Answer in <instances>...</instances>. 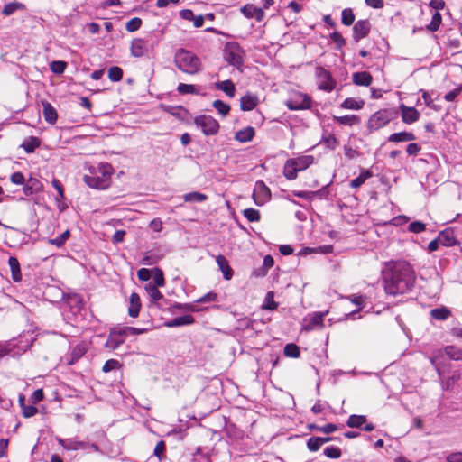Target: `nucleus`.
I'll return each mask as SVG.
<instances>
[{
    "instance_id": "54",
    "label": "nucleus",
    "mask_w": 462,
    "mask_h": 462,
    "mask_svg": "<svg viewBox=\"0 0 462 462\" xmlns=\"http://www.w3.org/2000/svg\"><path fill=\"white\" fill-rule=\"evenodd\" d=\"M330 39L337 44V49H341L346 44V40L338 32H332Z\"/></svg>"
},
{
    "instance_id": "60",
    "label": "nucleus",
    "mask_w": 462,
    "mask_h": 462,
    "mask_svg": "<svg viewBox=\"0 0 462 462\" xmlns=\"http://www.w3.org/2000/svg\"><path fill=\"white\" fill-rule=\"evenodd\" d=\"M22 410L25 418H31L34 416L38 411L37 408L33 405H25Z\"/></svg>"
},
{
    "instance_id": "21",
    "label": "nucleus",
    "mask_w": 462,
    "mask_h": 462,
    "mask_svg": "<svg viewBox=\"0 0 462 462\" xmlns=\"http://www.w3.org/2000/svg\"><path fill=\"white\" fill-rule=\"evenodd\" d=\"M42 114L45 121L51 125L55 124L58 118L56 109L47 101L42 102Z\"/></svg>"
},
{
    "instance_id": "2",
    "label": "nucleus",
    "mask_w": 462,
    "mask_h": 462,
    "mask_svg": "<svg viewBox=\"0 0 462 462\" xmlns=\"http://www.w3.org/2000/svg\"><path fill=\"white\" fill-rule=\"evenodd\" d=\"M114 170L109 163H99L89 167V173L83 178L84 182L91 189H106L111 184Z\"/></svg>"
},
{
    "instance_id": "55",
    "label": "nucleus",
    "mask_w": 462,
    "mask_h": 462,
    "mask_svg": "<svg viewBox=\"0 0 462 462\" xmlns=\"http://www.w3.org/2000/svg\"><path fill=\"white\" fill-rule=\"evenodd\" d=\"M313 428L315 430H317L318 431L323 432V433H326V434L332 433V432H334V431H336L337 430V425L332 424V423H328V424H326L324 426H313Z\"/></svg>"
},
{
    "instance_id": "13",
    "label": "nucleus",
    "mask_w": 462,
    "mask_h": 462,
    "mask_svg": "<svg viewBox=\"0 0 462 462\" xmlns=\"http://www.w3.org/2000/svg\"><path fill=\"white\" fill-rule=\"evenodd\" d=\"M371 30V23L368 20H359L353 27V38L355 42H359L366 37Z\"/></svg>"
},
{
    "instance_id": "49",
    "label": "nucleus",
    "mask_w": 462,
    "mask_h": 462,
    "mask_svg": "<svg viewBox=\"0 0 462 462\" xmlns=\"http://www.w3.org/2000/svg\"><path fill=\"white\" fill-rule=\"evenodd\" d=\"M213 106L217 110V112L223 116H226L230 111V106L226 103L221 100H215L213 102Z\"/></svg>"
},
{
    "instance_id": "45",
    "label": "nucleus",
    "mask_w": 462,
    "mask_h": 462,
    "mask_svg": "<svg viewBox=\"0 0 462 462\" xmlns=\"http://www.w3.org/2000/svg\"><path fill=\"white\" fill-rule=\"evenodd\" d=\"M435 320H446L451 315V312L446 307L435 308Z\"/></svg>"
},
{
    "instance_id": "3",
    "label": "nucleus",
    "mask_w": 462,
    "mask_h": 462,
    "mask_svg": "<svg viewBox=\"0 0 462 462\" xmlns=\"http://www.w3.org/2000/svg\"><path fill=\"white\" fill-rule=\"evenodd\" d=\"M174 63L180 70L189 75L199 73L202 68L199 58L185 49H180L176 51Z\"/></svg>"
},
{
    "instance_id": "48",
    "label": "nucleus",
    "mask_w": 462,
    "mask_h": 462,
    "mask_svg": "<svg viewBox=\"0 0 462 462\" xmlns=\"http://www.w3.org/2000/svg\"><path fill=\"white\" fill-rule=\"evenodd\" d=\"M177 90L180 94H198L196 87L191 84L180 83L177 87Z\"/></svg>"
},
{
    "instance_id": "30",
    "label": "nucleus",
    "mask_w": 462,
    "mask_h": 462,
    "mask_svg": "<svg viewBox=\"0 0 462 462\" xmlns=\"http://www.w3.org/2000/svg\"><path fill=\"white\" fill-rule=\"evenodd\" d=\"M291 160L295 163L299 171L306 170L314 162V158L311 155H304Z\"/></svg>"
},
{
    "instance_id": "36",
    "label": "nucleus",
    "mask_w": 462,
    "mask_h": 462,
    "mask_svg": "<svg viewBox=\"0 0 462 462\" xmlns=\"http://www.w3.org/2000/svg\"><path fill=\"white\" fill-rule=\"evenodd\" d=\"M363 106L364 101H358L355 98L348 97L342 102L340 106L344 109L359 110L363 107Z\"/></svg>"
},
{
    "instance_id": "14",
    "label": "nucleus",
    "mask_w": 462,
    "mask_h": 462,
    "mask_svg": "<svg viewBox=\"0 0 462 462\" xmlns=\"http://www.w3.org/2000/svg\"><path fill=\"white\" fill-rule=\"evenodd\" d=\"M346 424L350 428L363 429L367 432H370L374 429V424L366 422V417L365 415H351L348 418Z\"/></svg>"
},
{
    "instance_id": "16",
    "label": "nucleus",
    "mask_w": 462,
    "mask_h": 462,
    "mask_svg": "<svg viewBox=\"0 0 462 462\" xmlns=\"http://www.w3.org/2000/svg\"><path fill=\"white\" fill-rule=\"evenodd\" d=\"M87 352V345L84 342L74 346L70 353L64 357L67 365H74L79 358H81Z\"/></svg>"
},
{
    "instance_id": "11",
    "label": "nucleus",
    "mask_w": 462,
    "mask_h": 462,
    "mask_svg": "<svg viewBox=\"0 0 462 462\" xmlns=\"http://www.w3.org/2000/svg\"><path fill=\"white\" fill-rule=\"evenodd\" d=\"M457 244H458V240L455 236L453 228L448 227L439 232V236L435 238V250L438 249L439 245L453 246Z\"/></svg>"
},
{
    "instance_id": "37",
    "label": "nucleus",
    "mask_w": 462,
    "mask_h": 462,
    "mask_svg": "<svg viewBox=\"0 0 462 462\" xmlns=\"http://www.w3.org/2000/svg\"><path fill=\"white\" fill-rule=\"evenodd\" d=\"M444 353L452 360H462V350L455 346H447Z\"/></svg>"
},
{
    "instance_id": "6",
    "label": "nucleus",
    "mask_w": 462,
    "mask_h": 462,
    "mask_svg": "<svg viewBox=\"0 0 462 462\" xmlns=\"http://www.w3.org/2000/svg\"><path fill=\"white\" fill-rule=\"evenodd\" d=\"M393 119V112L389 109H381L373 114L367 123V128L370 132L379 130L385 126Z\"/></svg>"
},
{
    "instance_id": "35",
    "label": "nucleus",
    "mask_w": 462,
    "mask_h": 462,
    "mask_svg": "<svg viewBox=\"0 0 462 462\" xmlns=\"http://www.w3.org/2000/svg\"><path fill=\"white\" fill-rule=\"evenodd\" d=\"M40 144L41 142L37 137L31 136L23 141L21 147H23L27 153H31L33 152Z\"/></svg>"
},
{
    "instance_id": "31",
    "label": "nucleus",
    "mask_w": 462,
    "mask_h": 462,
    "mask_svg": "<svg viewBox=\"0 0 462 462\" xmlns=\"http://www.w3.org/2000/svg\"><path fill=\"white\" fill-rule=\"evenodd\" d=\"M10 269L12 271V278L14 282H20L22 280V273L20 271V263L15 257L11 256L8 260Z\"/></svg>"
},
{
    "instance_id": "8",
    "label": "nucleus",
    "mask_w": 462,
    "mask_h": 462,
    "mask_svg": "<svg viewBox=\"0 0 462 462\" xmlns=\"http://www.w3.org/2000/svg\"><path fill=\"white\" fill-rule=\"evenodd\" d=\"M286 106L292 111L308 109L311 106V100L306 94L295 92L286 101Z\"/></svg>"
},
{
    "instance_id": "43",
    "label": "nucleus",
    "mask_w": 462,
    "mask_h": 462,
    "mask_svg": "<svg viewBox=\"0 0 462 462\" xmlns=\"http://www.w3.org/2000/svg\"><path fill=\"white\" fill-rule=\"evenodd\" d=\"M123 70L121 68L115 66L108 69V78L111 81L117 82L122 79Z\"/></svg>"
},
{
    "instance_id": "59",
    "label": "nucleus",
    "mask_w": 462,
    "mask_h": 462,
    "mask_svg": "<svg viewBox=\"0 0 462 462\" xmlns=\"http://www.w3.org/2000/svg\"><path fill=\"white\" fill-rule=\"evenodd\" d=\"M425 229V224L420 221H414L409 225V231L420 233Z\"/></svg>"
},
{
    "instance_id": "58",
    "label": "nucleus",
    "mask_w": 462,
    "mask_h": 462,
    "mask_svg": "<svg viewBox=\"0 0 462 462\" xmlns=\"http://www.w3.org/2000/svg\"><path fill=\"white\" fill-rule=\"evenodd\" d=\"M51 184H52L53 188L58 191L59 196L56 198V199L57 200L63 199H64V189H63L61 183L58 180L53 179L51 181Z\"/></svg>"
},
{
    "instance_id": "38",
    "label": "nucleus",
    "mask_w": 462,
    "mask_h": 462,
    "mask_svg": "<svg viewBox=\"0 0 462 462\" xmlns=\"http://www.w3.org/2000/svg\"><path fill=\"white\" fill-rule=\"evenodd\" d=\"M372 176L371 172L367 170H364L360 172L359 176L352 180L350 186L354 189L359 188L365 183V181Z\"/></svg>"
},
{
    "instance_id": "19",
    "label": "nucleus",
    "mask_w": 462,
    "mask_h": 462,
    "mask_svg": "<svg viewBox=\"0 0 462 462\" xmlns=\"http://www.w3.org/2000/svg\"><path fill=\"white\" fill-rule=\"evenodd\" d=\"M148 51L147 42L143 39H134L132 42L131 52L134 57H142Z\"/></svg>"
},
{
    "instance_id": "53",
    "label": "nucleus",
    "mask_w": 462,
    "mask_h": 462,
    "mask_svg": "<svg viewBox=\"0 0 462 462\" xmlns=\"http://www.w3.org/2000/svg\"><path fill=\"white\" fill-rule=\"evenodd\" d=\"M120 364L116 359H109L103 365L102 371L104 373H109L115 369L119 368Z\"/></svg>"
},
{
    "instance_id": "47",
    "label": "nucleus",
    "mask_w": 462,
    "mask_h": 462,
    "mask_svg": "<svg viewBox=\"0 0 462 462\" xmlns=\"http://www.w3.org/2000/svg\"><path fill=\"white\" fill-rule=\"evenodd\" d=\"M324 455L328 458L337 459L341 457V450L339 448L335 446L327 447L324 451Z\"/></svg>"
},
{
    "instance_id": "15",
    "label": "nucleus",
    "mask_w": 462,
    "mask_h": 462,
    "mask_svg": "<svg viewBox=\"0 0 462 462\" xmlns=\"http://www.w3.org/2000/svg\"><path fill=\"white\" fill-rule=\"evenodd\" d=\"M240 12L248 19H255L261 22L264 18V11L252 4H247L241 7Z\"/></svg>"
},
{
    "instance_id": "44",
    "label": "nucleus",
    "mask_w": 462,
    "mask_h": 462,
    "mask_svg": "<svg viewBox=\"0 0 462 462\" xmlns=\"http://www.w3.org/2000/svg\"><path fill=\"white\" fill-rule=\"evenodd\" d=\"M342 23L346 26L351 25L355 21V14L350 8L342 11Z\"/></svg>"
},
{
    "instance_id": "61",
    "label": "nucleus",
    "mask_w": 462,
    "mask_h": 462,
    "mask_svg": "<svg viewBox=\"0 0 462 462\" xmlns=\"http://www.w3.org/2000/svg\"><path fill=\"white\" fill-rule=\"evenodd\" d=\"M152 272L149 269L142 268L137 272V276L141 281H149L152 276Z\"/></svg>"
},
{
    "instance_id": "26",
    "label": "nucleus",
    "mask_w": 462,
    "mask_h": 462,
    "mask_svg": "<svg viewBox=\"0 0 462 462\" xmlns=\"http://www.w3.org/2000/svg\"><path fill=\"white\" fill-rule=\"evenodd\" d=\"M373 78L369 72L362 71L353 74V82L358 86L368 87L372 83Z\"/></svg>"
},
{
    "instance_id": "50",
    "label": "nucleus",
    "mask_w": 462,
    "mask_h": 462,
    "mask_svg": "<svg viewBox=\"0 0 462 462\" xmlns=\"http://www.w3.org/2000/svg\"><path fill=\"white\" fill-rule=\"evenodd\" d=\"M277 303L273 300V292H267L264 302L263 304V309L273 310L277 308Z\"/></svg>"
},
{
    "instance_id": "46",
    "label": "nucleus",
    "mask_w": 462,
    "mask_h": 462,
    "mask_svg": "<svg viewBox=\"0 0 462 462\" xmlns=\"http://www.w3.org/2000/svg\"><path fill=\"white\" fill-rule=\"evenodd\" d=\"M153 273V282L152 285H156V287H162L165 284V280L163 277V273L159 268H154L152 270Z\"/></svg>"
},
{
    "instance_id": "56",
    "label": "nucleus",
    "mask_w": 462,
    "mask_h": 462,
    "mask_svg": "<svg viewBox=\"0 0 462 462\" xmlns=\"http://www.w3.org/2000/svg\"><path fill=\"white\" fill-rule=\"evenodd\" d=\"M165 451H166L165 442L161 440L156 444L155 448L153 450V455L161 460L162 457Z\"/></svg>"
},
{
    "instance_id": "9",
    "label": "nucleus",
    "mask_w": 462,
    "mask_h": 462,
    "mask_svg": "<svg viewBox=\"0 0 462 462\" xmlns=\"http://www.w3.org/2000/svg\"><path fill=\"white\" fill-rule=\"evenodd\" d=\"M194 122L206 135H212L218 132L219 124L210 116L203 115L197 116Z\"/></svg>"
},
{
    "instance_id": "24",
    "label": "nucleus",
    "mask_w": 462,
    "mask_h": 462,
    "mask_svg": "<svg viewBox=\"0 0 462 462\" xmlns=\"http://www.w3.org/2000/svg\"><path fill=\"white\" fill-rule=\"evenodd\" d=\"M59 443L67 450H78L87 448V443L74 439H59Z\"/></svg>"
},
{
    "instance_id": "17",
    "label": "nucleus",
    "mask_w": 462,
    "mask_h": 462,
    "mask_svg": "<svg viewBox=\"0 0 462 462\" xmlns=\"http://www.w3.org/2000/svg\"><path fill=\"white\" fill-rule=\"evenodd\" d=\"M327 311H317L312 313L308 319H305L304 328L306 330H313L317 327L323 328V319L328 314Z\"/></svg>"
},
{
    "instance_id": "27",
    "label": "nucleus",
    "mask_w": 462,
    "mask_h": 462,
    "mask_svg": "<svg viewBox=\"0 0 462 462\" xmlns=\"http://www.w3.org/2000/svg\"><path fill=\"white\" fill-rule=\"evenodd\" d=\"M298 169L291 159L286 161L283 167V175L287 180H292L297 178Z\"/></svg>"
},
{
    "instance_id": "18",
    "label": "nucleus",
    "mask_w": 462,
    "mask_h": 462,
    "mask_svg": "<svg viewBox=\"0 0 462 462\" xmlns=\"http://www.w3.org/2000/svg\"><path fill=\"white\" fill-rule=\"evenodd\" d=\"M400 109L402 112V118L404 123L412 124L419 119V113L414 107L401 105Z\"/></svg>"
},
{
    "instance_id": "10",
    "label": "nucleus",
    "mask_w": 462,
    "mask_h": 462,
    "mask_svg": "<svg viewBox=\"0 0 462 462\" xmlns=\"http://www.w3.org/2000/svg\"><path fill=\"white\" fill-rule=\"evenodd\" d=\"M127 337L125 327L117 326L110 330L106 346L112 349H116L122 345Z\"/></svg>"
},
{
    "instance_id": "64",
    "label": "nucleus",
    "mask_w": 462,
    "mask_h": 462,
    "mask_svg": "<svg viewBox=\"0 0 462 462\" xmlns=\"http://www.w3.org/2000/svg\"><path fill=\"white\" fill-rule=\"evenodd\" d=\"M448 462H462V452H455L447 456Z\"/></svg>"
},
{
    "instance_id": "5",
    "label": "nucleus",
    "mask_w": 462,
    "mask_h": 462,
    "mask_svg": "<svg viewBox=\"0 0 462 462\" xmlns=\"http://www.w3.org/2000/svg\"><path fill=\"white\" fill-rule=\"evenodd\" d=\"M145 291L149 297V307H155L160 310L170 309L169 300L163 296V294L158 290L156 285H152V282H149L145 285Z\"/></svg>"
},
{
    "instance_id": "29",
    "label": "nucleus",
    "mask_w": 462,
    "mask_h": 462,
    "mask_svg": "<svg viewBox=\"0 0 462 462\" xmlns=\"http://www.w3.org/2000/svg\"><path fill=\"white\" fill-rule=\"evenodd\" d=\"M414 139V134L409 132L394 133L388 137V141L393 143L409 142L413 141Z\"/></svg>"
},
{
    "instance_id": "1",
    "label": "nucleus",
    "mask_w": 462,
    "mask_h": 462,
    "mask_svg": "<svg viewBox=\"0 0 462 462\" xmlns=\"http://www.w3.org/2000/svg\"><path fill=\"white\" fill-rule=\"evenodd\" d=\"M382 276L386 293L393 296L411 291L415 283L414 271L405 261L387 263Z\"/></svg>"
},
{
    "instance_id": "40",
    "label": "nucleus",
    "mask_w": 462,
    "mask_h": 462,
    "mask_svg": "<svg viewBox=\"0 0 462 462\" xmlns=\"http://www.w3.org/2000/svg\"><path fill=\"white\" fill-rule=\"evenodd\" d=\"M69 236H70V232L69 230H66L62 234H60L59 236H57L56 238L49 239L48 243L50 245H55L57 247H61L66 243V241L69 239Z\"/></svg>"
},
{
    "instance_id": "32",
    "label": "nucleus",
    "mask_w": 462,
    "mask_h": 462,
    "mask_svg": "<svg viewBox=\"0 0 462 462\" xmlns=\"http://www.w3.org/2000/svg\"><path fill=\"white\" fill-rule=\"evenodd\" d=\"M254 136V129L251 126L244 128L236 134V139L241 143H246Z\"/></svg>"
},
{
    "instance_id": "25",
    "label": "nucleus",
    "mask_w": 462,
    "mask_h": 462,
    "mask_svg": "<svg viewBox=\"0 0 462 462\" xmlns=\"http://www.w3.org/2000/svg\"><path fill=\"white\" fill-rule=\"evenodd\" d=\"M216 262H217L219 269L223 273V277L226 280H230L233 275V271H232L231 267L229 266V263H228V261L226 260V258L223 255H218L216 258Z\"/></svg>"
},
{
    "instance_id": "22",
    "label": "nucleus",
    "mask_w": 462,
    "mask_h": 462,
    "mask_svg": "<svg viewBox=\"0 0 462 462\" xmlns=\"http://www.w3.org/2000/svg\"><path fill=\"white\" fill-rule=\"evenodd\" d=\"M241 109L243 111H251L258 105V97L255 95L246 94L241 97Z\"/></svg>"
},
{
    "instance_id": "52",
    "label": "nucleus",
    "mask_w": 462,
    "mask_h": 462,
    "mask_svg": "<svg viewBox=\"0 0 462 462\" xmlns=\"http://www.w3.org/2000/svg\"><path fill=\"white\" fill-rule=\"evenodd\" d=\"M142 24V20L140 18L134 17L130 19L125 25V29L128 32L137 31Z\"/></svg>"
},
{
    "instance_id": "7",
    "label": "nucleus",
    "mask_w": 462,
    "mask_h": 462,
    "mask_svg": "<svg viewBox=\"0 0 462 462\" xmlns=\"http://www.w3.org/2000/svg\"><path fill=\"white\" fill-rule=\"evenodd\" d=\"M317 84L319 89L326 92H331L336 87V81L332 78L331 73L323 67H317L315 69Z\"/></svg>"
},
{
    "instance_id": "12",
    "label": "nucleus",
    "mask_w": 462,
    "mask_h": 462,
    "mask_svg": "<svg viewBox=\"0 0 462 462\" xmlns=\"http://www.w3.org/2000/svg\"><path fill=\"white\" fill-rule=\"evenodd\" d=\"M253 199L257 206H263L271 199V191L263 181L259 180L255 183Z\"/></svg>"
},
{
    "instance_id": "28",
    "label": "nucleus",
    "mask_w": 462,
    "mask_h": 462,
    "mask_svg": "<svg viewBox=\"0 0 462 462\" xmlns=\"http://www.w3.org/2000/svg\"><path fill=\"white\" fill-rule=\"evenodd\" d=\"M215 85L217 89L225 92L227 97H235L236 88H235L234 83L231 80L218 81Z\"/></svg>"
},
{
    "instance_id": "39",
    "label": "nucleus",
    "mask_w": 462,
    "mask_h": 462,
    "mask_svg": "<svg viewBox=\"0 0 462 462\" xmlns=\"http://www.w3.org/2000/svg\"><path fill=\"white\" fill-rule=\"evenodd\" d=\"M208 197L206 194L193 191L183 195V199L186 202H203L207 200Z\"/></svg>"
},
{
    "instance_id": "23",
    "label": "nucleus",
    "mask_w": 462,
    "mask_h": 462,
    "mask_svg": "<svg viewBox=\"0 0 462 462\" xmlns=\"http://www.w3.org/2000/svg\"><path fill=\"white\" fill-rule=\"evenodd\" d=\"M332 439L329 437H311L307 441V448L311 452L318 451L322 445L330 441Z\"/></svg>"
},
{
    "instance_id": "63",
    "label": "nucleus",
    "mask_w": 462,
    "mask_h": 462,
    "mask_svg": "<svg viewBox=\"0 0 462 462\" xmlns=\"http://www.w3.org/2000/svg\"><path fill=\"white\" fill-rule=\"evenodd\" d=\"M187 110L182 106L172 107L171 114L179 118H182L185 115H187Z\"/></svg>"
},
{
    "instance_id": "34",
    "label": "nucleus",
    "mask_w": 462,
    "mask_h": 462,
    "mask_svg": "<svg viewBox=\"0 0 462 462\" xmlns=\"http://www.w3.org/2000/svg\"><path fill=\"white\" fill-rule=\"evenodd\" d=\"M334 121L340 125L352 126L360 123V118L356 115H347L343 116H334Z\"/></svg>"
},
{
    "instance_id": "33",
    "label": "nucleus",
    "mask_w": 462,
    "mask_h": 462,
    "mask_svg": "<svg viewBox=\"0 0 462 462\" xmlns=\"http://www.w3.org/2000/svg\"><path fill=\"white\" fill-rule=\"evenodd\" d=\"M194 322V318L191 315H183L180 317H177L173 319L172 320L169 321L167 323V326L170 328L172 327H180L184 325H189Z\"/></svg>"
},
{
    "instance_id": "20",
    "label": "nucleus",
    "mask_w": 462,
    "mask_h": 462,
    "mask_svg": "<svg viewBox=\"0 0 462 462\" xmlns=\"http://www.w3.org/2000/svg\"><path fill=\"white\" fill-rule=\"evenodd\" d=\"M141 309V300L136 292H133L129 298L128 314L132 318H136L139 315Z\"/></svg>"
},
{
    "instance_id": "51",
    "label": "nucleus",
    "mask_w": 462,
    "mask_h": 462,
    "mask_svg": "<svg viewBox=\"0 0 462 462\" xmlns=\"http://www.w3.org/2000/svg\"><path fill=\"white\" fill-rule=\"evenodd\" d=\"M67 67L66 62L61 60L52 61L51 63V69L55 74H62Z\"/></svg>"
},
{
    "instance_id": "4",
    "label": "nucleus",
    "mask_w": 462,
    "mask_h": 462,
    "mask_svg": "<svg viewBox=\"0 0 462 462\" xmlns=\"http://www.w3.org/2000/svg\"><path fill=\"white\" fill-rule=\"evenodd\" d=\"M224 59L238 70H243L245 51L236 42H227L223 51Z\"/></svg>"
},
{
    "instance_id": "62",
    "label": "nucleus",
    "mask_w": 462,
    "mask_h": 462,
    "mask_svg": "<svg viewBox=\"0 0 462 462\" xmlns=\"http://www.w3.org/2000/svg\"><path fill=\"white\" fill-rule=\"evenodd\" d=\"M10 180L14 184L22 185L24 182V176L22 172L16 171L11 175Z\"/></svg>"
},
{
    "instance_id": "41",
    "label": "nucleus",
    "mask_w": 462,
    "mask_h": 462,
    "mask_svg": "<svg viewBox=\"0 0 462 462\" xmlns=\"http://www.w3.org/2000/svg\"><path fill=\"white\" fill-rule=\"evenodd\" d=\"M243 215L249 222H257L261 218L259 210L253 208H245Z\"/></svg>"
},
{
    "instance_id": "42",
    "label": "nucleus",
    "mask_w": 462,
    "mask_h": 462,
    "mask_svg": "<svg viewBox=\"0 0 462 462\" xmlns=\"http://www.w3.org/2000/svg\"><path fill=\"white\" fill-rule=\"evenodd\" d=\"M284 355L289 357L297 358L300 355V347L293 343L287 344L284 346Z\"/></svg>"
},
{
    "instance_id": "57",
    "label": "nucleus",
    "mask_w": 462,
    "mask_h": 462,
    "mask_svg": "<svg viewBox=\"0 0 462 462\" xmlns=\"http://www.w3.org/2000/svg\"><path fill=\"white\" fill-rule=\"evenodd\" d=\"M21 6V4L18 3H9L4 6V9L2 11L3 14L5 15H11L14 14L19 7Z\"/></svg>"
}]
</instances>
